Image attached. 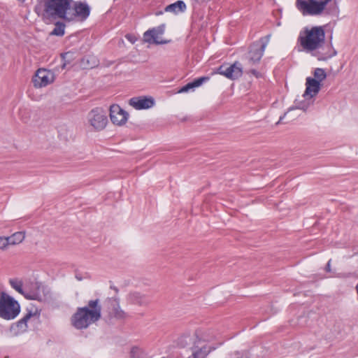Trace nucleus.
<instances>
[{
    "instance_id": "obj_1",
    "label": "nucleus",
    "mask_w": 358,
    "mask_h": 358,
    "mask_svg": "<svg viewBox=\"0 0 358 358\" xmlns=\"http://www.w3.org/2000/svg\"><path fill=\"white\" fill-rule=\"evenodd\" d=\"M296 8L304 16L337 15V0H296Z\"/></svg>"
},
{
    "instance_id": "obj_2",
    "label": "nucleus",
    "mask_w": 358,
    "mask_h": 358,
    "mask_svg": "<svg viewBox=\"0 0 358 358\" xmlns=\"http://www.w3.org/2000/svg\"><path fill=\"white\" fill-rule=\"evenodd\" d=\"M101 317V306L99 299L90 300L85 307L78 308L71 322L77 329H87Z\"/></svg>"
},
{
    "instance_id": "obj_3",
    "label": "nucleus",
    "mask_w": 358,
    "mask_h": 358,
    "mask_svg": "<svg viewBox=\"0 0 358 358\" xmlns=\"http://www.w3.org/2000/svg\"><path fill=\"white\" fill-rule=\"evenodd\" d=\"M72 0H38L35 11L43 19L61 18L66 21Z\"/></svg>"
},
{
    "instance_id": "obj_4",
    "label": "nucleus",
    "mask_w": 358,
    "mask_h": 358,
    "mask_svg": "<svg viewBox=\"0 0 358 358\" xmlns=\"http://www.w3.org/2000/svg\"><path fill=\"white\" fill-rule=\"evenodd\" d=\"M298 41L306 52L319 50L325 43V31L324 27L314 26L306 27L300 32Z\"/></svg>"
},
{
    "instance_id": "obj_5",
    "label": "nucleus",
    "mask_w": 358,
    "mask_h": 358,
    "mask_svg": "<svg viewBox=\"0 0 358 358\" xmlns=\"http://www.w3.org/2000/svg\"><path fill=\"white\" fill-rule=\"evenodd\" d=\"M20 311L18 302L8 294L1 292L0 296V317L10 320L15 318Z\"/></svg>"
},
{
    "instance_id": "obj_6",
    "label": "nucleus",
    "mask_w": 358,
    "mask_h": 358,
    "mask_svg": "<svg viewBox=\"0 0 358 358\" xmlns=\"http://www.w3.org/2000/svg\"><path fill=\"white\" fill-rule=\"evenodd\" d=\"M10 285L15 290L23 294L26 298L29 299L43 301L50 297L49 290H48L44 286H42L37 282L35 284L37 291L31 292L30 293L24 292L22 289V282L20 280L17 279H11L10 280Z\"/></svg>"
},
{
    "instance_id": "obj_7",
    "label": "nucleus",
    "mask_w": 358,
    "mask_h": 358,
    "mask_svg": "<svg viewBox=\"0 0 358 358\" xmlns=\"http://www.w3.org/2000/svg\"><path fill=\"white\" fill-rule=\"evenodd\" d=\"M90 7L85 2L72 0L67 13V22H83L90 14Z\"/></svg>"
},
{
    "instance_id": "obj_8",
    "label": "nucleus",
    "mask_w": 358,
    "mask_h": 358,
    "mask_svg": "<svg viewBox=\"0 0 358 358\" xmlns=\"http://www.w3.org/2000/svg\"><path fill=\"white\" fill-rule=\"evenodd\" d=\"M271 38V34H268L261 38L259 41L254 42L250 47L248 52L249 61L252 64L258 63L262 59L266 47L267 46Z\"/></svg>"
},
{
    "instance_id": "obj_9",
    "label": "nucleus",
    "mask_w": 358,
    "mask_h": 358,
    "mask_svg": "<svg viewBox=\"0 0 358 358\" xmlns=\"http://www.w3.org/2000/svg\"><path fill=\"white\" fill-rule=\"evenodd\" d=\"M55 78V74L51 71L39 69L33 76L32 82L35 87L41 88L53 83Z\"/></svg>"
},
{
    "instance_id": "obj_10",
    "label": "nucleus",
    "mask_w": 358,
    "mask_h": 358,
    "mask_svg": "<svg viewBox=\"0 0 358 358\" xmlns=\"http://www.w3.org/2000/svg\"><path fill=\"white\" fill-rule=\"evenodd\" d=\"M87 120L92 127L96 130H102L107 124L108 119L101 108L92 110L87 115Z\"/></svg>"
},
{
    "instance_id": "obj_11",
    "label": "nucleus",
    "mask_w": 358,
    "mask_h": 358,
    "mask_svg": "<svg viewBox=\"0 0 358 358\" xmlns=\"http://www.w3.org/2000/svg\"><path fill=\"white\" fill-rule=\"evenodd\" d=\"M165 31V24H162L157 27L148 30L143 34L144 40L149 43L165 44L168 41L162 40V36Z\"/></svg>"
},
{
    "instance_id": "obj_12",
    "label": "nucleus",
    "mask_w": 358,
    "mask_h": 358,
    "mask_svg": "<svg viewBox=\"0 0 358 358\" xmlns=\"http://www.w3.org/2000/svg\"><path fill=\"white\" fill-rule=\"evenodd\" d=\"M108 304V319L115 318L124 320L127 317V313L122 310L119 305V300L116 297L109 298L107 301Z\"/></svg>"
},
{
    "instance_id": "obj_13",
    "label": "nucleus",
    "mask_w": 358,
    "mask_h": 358,
    "mask_svg": "<svg viewBox=\"0 0 358 358\" xmlns=\"http://www.w3.org/2000/svg\"><path fill=\"white\" fill-rule=\"evenodd\" d=\"M129 114L120 106L113 104L110 107V117L112 122L117 125H123L127 121Z\"/></svg>"
},
{
    "instance_id": "obj_14",
    "label": "nucleus",
    "mask_w": 358,
    "mask_h": 358,
    "mask_svg": "<svg viewBox=\"0 0 358 358\" xmlns=\"http://www.w3.org/2000/svg\"><path fill=\"white\" fill-rule=\"evenodd\" d=\"M215 347L212 345H199L194 344L190 348V354L186 356V358H206L208 354L215 350Z\"/></svg>"
},
{
    "instance_id": "obj_15",
    "label": "nucleus",
    "mask_w": 358,
    "mask_h": 358,
    "mask_svg": "<svg viewBox=\"0 0 358 358\" xmlns=\"http://www.w3.org/2000/svg\"><path fill=\"white\" fill-rule=\"evenodd\" d=\"M129 104L136 110H142L152 108L155 101L152 97L137 96L131 98Z\"/></svg>"
},
{
    "instance_id": "obj_16",
    "label": "nucleus",
    "mask_w": 358,
    "mask_h": 358,
    "mask_svg": "<svg viewBox=\"0 0 358 358\" xmlns=\"http://www.w3.org/2000/svg\"><path fill=\"white\" fill-rule=\"evenodd\" d=\"M194 336L195 338V341H194V344L201 345H210L209 343L211 342L214 336L212 334L210 330L198 329L194 331Z\"/></svg>"
},
{
    "instance_id": "obj_17",
    "label": "nucleus",
    "mask_w": 358,
    "mask_h": 358,
    "mask_svg": "<svg viewBox=\"0 0 358 358\" xmlns=\"http://www.w3.org/2000/svg\"><path fill=\"white\" fill-rule=\"evenodd\" d=\"M306 88L303 94V97L310 96V98L315 96L320 90V83L316 79L308 77L306 82Z\"/></svg>"
},
{
    "instance_id": "obj_18",
    "label": "nucleus",
    "mask_w": 358,
    "mask_h": 358,
    "mask_svg": "<svg viewBox=\"0 0 358 358\" xmlns=\"http://www.w3.org/2000/svg\"><path fill=\"white\" fill-rule=\"evenodd\" d=\"M242 65L238 62H234L232 65L225 69V77L231 80L238 78L242 76Z\"/></svg>"
},
{
    "instance_id": "obj_19",
    "label": "nucleus",
    "mask_w": 358,
    "mask_h": 358,
    "mask_svg": "<svg viewBox=\"0 0 358 358\" xmlns=\"http://www.w3.org/2000/svg\"><path fill=\"white\" fill-rule=\"evenodd\" d=\"M209 79H210V78L208 76H203V77L196 78V79L194 80L192 82L187 83V85L183 86L182 88H180V90L178 91V92H180V93L187 92L190 90H194V88L201 86L203 83L209 80Z\"/></svg>"
},
{
    "instance_id": "obj_20",
    "label": "nucleus",
    "mask_w": 358,
    "mask_h": 358,
    "mask_svg": "<svg viewBox=\"0 0 358 358\" xmlns=\"http://www.w3.org/2000/svg\"><path fill=\"white\" fill-rule=\"evenodd\" d=\"M128 299L130 303L138 304L139 306H146L150 303L148 298L139 292H133L129 294Z\"/></svg>"
},
{
    "instance_id": "obj_21",
    "label": "nucleus",
    "mask_w": 358,
    "mask_h": 358,
    "mask_svg": "<svg viewBox=\"0 0 358 358\" xmlns=\"http://www.w3.org/2000/svg\"><path fill=\"white\" fill-rule=\"evenodd\" d=\"M337 55V51L334 48L331 42L327 46V51L325 52H321L317 51L316 56L319 60H327Z\"/></svg>"
},
{
    "instance_id": "obj_22",
    "label": "nucleus",
    "mask_w": 358,
    "mask_h": 358,
    "mask_svg": "<svg viewBox=\"0 0 358 358\" xmlns=\"http://www.w3.org/2000/svg\"><path fill=\"white\" fill-rule=\"evenodd\" d=\"M194 341H195L194 332H185L178 338V343L184 348L191 344L194 345Z\"/></svg>"
},
{
    "instance_id": "obj_23",
    "label": "nucleus",
    "mask_w": 358,
    "mask_h": 358,
    "mask_svg": "<svg viewBox=\"0 0 358 358\" xmlns=\"http://www.w3.org/2000/svg\"><path fill=\"white\" fill-rule=\"evenodd\" d=\"M186 9V5L182 1H178L173 3L167 6L165 8L166 12H173L178 13V12H183Z\"/></svg>"
},
{
    "instance_id": "obj_24",
    "label": "nucleus",
    "mask_w": 358,
    "mask_h": 358,
    "mask_svg": "<svg viewBox=\"0 0 358 358\" xmlns=\"http://www.w3.org/2000/svg\"><path fill=\"white\" fill-rule=\"evenodd\" d=\"M24 237L25 236L24 232L19 231L7 238H8L10 245H16L22 242V241L24 239Z\"/></svg>"
},
{
    "instance_id": "obj_25",
    "label": "nucleus",
    "mask_w": 358,
    "mask_h": 358,
    "mask_svg": "<svg viewBox=\"0 0 358 358\" xmlns=\"http://www.w3.org/2000/svg\"><path fill=\"white\" fill-rule=\"evenodd\" d=\"M65 24L63 22H57L55 24V28L51 32V35L62 36L64 34Z\"/></svg>"
},
{
    "instance_id": "obj_26",
    "label": "nucleus",
    "mask_w": 358,
    "mask_h": 358,
    "mask_svg": "<svg viewBox=\"0 0 358 358\" xmlns=\"http://www.w3.org/2000/svg\"><path fill=\"white\" fill-rule=\"evenodd\" d=\"M131 358H148L146 353L138 347H134L131 350Z\"/></svg>"
},
{
    "instance_id": "obj_27",
    "label": "nucleus",
    "mask_w": 358,
    "mask_h": 358,
    "mask_svg": "<svg viewBox=\"0 0 358 358\" xmlns=\"http://www.w3.org/2000/svg\"><path fill=\"white\" fill-rule=\"evenodd\" d=\"M314 79H316L320 83L326 78L327 74L323 69L317 68L314 71Z\"/></svg>"
},
{
    "instance_id": "obj_28",
    "label": "nucleus",
    "mask_w": 358,
    "mask_h": 358,
    "mask_svg": "<svg viewBox=\"0 0 358 358\" xmlns=\"http://www.w3.org/2000/svg\"><path fill=\"white\" fill-rule=\"evenodd\" d=\"M9 241L7 237L0 236V250H4L9 245Z\"/></svg>"
},
{
    "instance_id": "obj_29",
    "label": "nucleus",
    "mask_w": 358,
    "mask_h": 358,
    "mask_svg": "<svg viewBox=\"0 0 358 358\" xmlns=\"http://www.w3.org/2000/svg\"><path fill=\"white\" fill-rule=\"evenodd\" d=\"M71 53L68 52L61 55L62 59L64 60V63L62 64V69H65L66 64L69 63V59L71 57Z\"/></svg>"
},
{
    "instance_id": "obj_30",
    "label": "nucleus",
    "mask_w": 358,
    "mask_h": 358,
    "mask_svg": "<svg viewBox=\"0 0 358 358\" xmlns=\"http://www.w3.org/2000/svg\"><path fill=\"white\" fill-rule=\"evenodd\" d=\"M16 327L18 328V333H22L26 331L27 328V324L22 322V320H19L16 324Z\"/></svg>"
},
{
    "instance_id": "obj_31",
    "label": "nucleus",
    "mask_w": 358,
    "mask_h": 358,
    "mask_svg": "<svg viewBox=\"0 0 358 358\" xmlns=\"http://www.w3.org/2000/svg\"><path fill=\"white\" fill-rule=\"evenodd\" d=\"M308 106H309V104H308V103L295 101V107L298 109L303 110V111H306Z\"/></svg>"
},
{
    "instance_id": "obj_32",
    "label": "nucleus",
    "mask_w": 358,
    "mask_h": 358,
    "mask_svg": "<svg viewBox=\"0 0 358 358\" xmlns=\"http://www.w3.org/2000/svg\"><path fill=\"white\" fill-rule=\"evenodd\" d=\"M249 73L250 74H252V76H254L255 77H256L257 78H262V73L257 71V70L255 69H251L249 71Z\"/></svg>"
},
{
    "instance_id": "obj_33",
    "label": "nucleus",
    "mask_w": 358,
    "mask_h": 358,
    "mask_svg": "<svg viewBox=\"0 0 358 358\" xmlns=\"http://www.w3.org/2000/svg\"><path fill=\"white\" fill-rule=\"evenodd\" d=\"M34 316V314H32L31 312H29L28 313H27L21 320H22V322H24V323L27 324V322L28 320L32 317Z\"/></svg>"
},
{
    "instance_id": "obj_34",
    "label": "nucleus",
    "mask_w": 358,
    "mask_h": 358,
    "mask_svg": "<svg viewBox=\"0 0 358 358\" xmlns=\"http://www.w3.org/2000/svg\"><path fill=\"white\" fill-rule=\"evenodd\" d=\"M126 38L131 43H134L136 41V38L134 36H132L131 34L126 35Z\"/></svg>"
},
{
    "instance_id": "obj_35",
    "label": "nucleus",
    "mask_w": 358,
    "mask_h": 358,
    "mask_svg": "<svg viewBox=\"0 0 358 358\" xmlns=\"http://www.w3.org/2000/svg\"><path fill=\"white\" fill-rule=\"evenodd\" d=\"M220 73L221 75H224V70L222 69V66H220L219 68L216 69V71H213L212 74Z\"/></svg>"
},
{
    "instance_id": "obj_36",
    "label": "nucleus",
    "mask_w": 358,
    "mask_h": 358,
    "mask_svg": "<svg viewBox=\"0 0 358 358\" xmlns=\"http://www.w3.org/2000/svg\"><path fill=\"white\" fill-rule=\"evenodd\" d=\"M27 111L24 110H22L20 112V116H21V119L24 122H27L28 121V118L27 117H24V115L23 113H25Z\"/></svg>"
},
{
    "instance_id": "obj_37",
    "label": "nucleus",
    "mask_w": 358,
    "mask_h": 358,
    "mask_svg": "<svg viewBox=\"0 0 358 358\" xmlns=\"http://www.w3.org/2000/svg\"><path fill=\"white\" fill-rule=\"evenodd\" d=\"M326 270L327 271H331V260H329L326 266Z\"/></svg>"
},
{
    "instance_id": "obj_38",
    "label": "nucleus",
    "mask_w": 358,
    "mask_h": 358,
    "mask_svg": "<svg viewBox=\"0 0 358 358\" xmlns=\"http://www.w3.org/2000/svg\"><path fill=\"white\" fill-rule=\"evenodd\" d=\"M236 38H233V39L231 38V41L230 42H228V41H227L225 40V43H227V44H234V43H236Z\"/></svg>"
},
{
    "instance_id": "obj_39",
    "label": "nucleus",
    "mask_w": 358,
    "mask_h": 358,
    "mask_svg": "<svg viewBox=\"0 0 358 358\" xmlns=\"http://www.w3.org/2000/svg\"><path fill=\"white\" fill-rule=\"evenodd\" d=\"M110 288L113 289L116 293L118 292V289L116 287L110 286Z\"/></svg>"
},
{
    "instance_id": "obj_40",
    "label": "nucleus",
    "mask_w": 358,
    "mask_h": 358,
    "mask_svg": "<svg viewBox=\"0 0 358 358\" xmlns=\"http://www.w3.org/2000/svg\"><path fill=\"white\" fill-rule=\"evenodd\" d=\"M76 278L78 280H82V278L78 276V275H76Z\"/></svg>"
},
{
    "instance_id": "obj_41",
    "label": "nucleus",
    "mask_w": 358,
    "mask_h": 358,
    "mask_svg": "<svg viewBox=\"0 0 358 358\" xmlns=\"http://www.w3.org/2000/svg\"><path fill=\"white\" fill-rule=\"evenodd\" d=\"M162 358H164V357H162Z\"/></svg>"
}]
</instances>
